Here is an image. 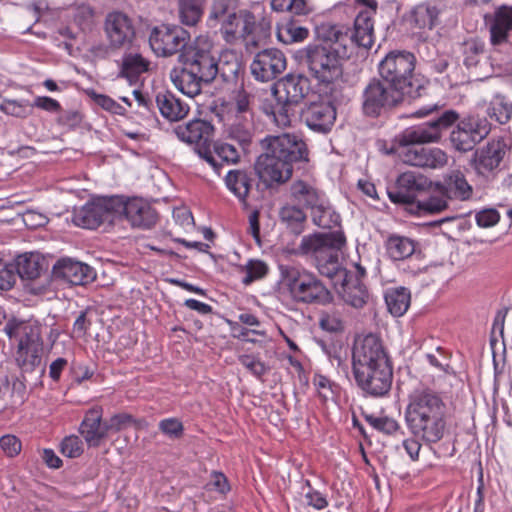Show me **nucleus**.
<instances>
[{"label":"nucleus","mask_w":512,"mask_h":512,"mask_svg":"<svg viewBox=\"0 0 512 512\" xmlns=\"http://www.w3.org/2000/svg\"><path fill=\"white\" fill-rule=\"evenodd\" d=\"M457 119L459 115L456 111L446 110L427 122L409 127L395 136L386 154L395 155L410 166L442 168L447 164V154L440 148L424 145L439 143L443 132L455 124Z\"/></svg>","instance_id":"obj_1"},{"label":"nucleus","mask_w":512,"mask_h":512,"mask_svg":"<svg viewBox=\"0 0 512 512\" xmlns=\"http://www.w3.org/2000/svg\"><path fill=\"white\" fill-rule=\"evenodd\" d=\"M315 33L318 43L308 44L302 59L317 85L332 91L343 78L349 38L344 28L329 22L318 25Z\"/></svg>","instance_id":"obj_2"},{"label":"nucleus","mask_w":512,"mask_h":512,"mask_svg":"<svg viewBox=\"0 0 512 512\" xmlns=\"http://www.w3.org/2000/svg\"><path fill=\"white\" fill-rule=\"evenodd\" d=\"M405 421L414 438L405 439L402 446L409 457L416 461L422 447L419 439L434 444L443 438L447 426V406L434 390L416 389L409 396Z\"/></svg>","instance_id":"obj_3"},{"label":"nucleus","mask_w":512,"mask_h":512,"mask_svg":"<svg viewBox=\"0 0 512 512\" xmlns=\"http://www.w3.org/2000/svg\"><path fill=\"white\" fill-rule=\"evenodd\" d=\"M182 68H174L170 79L175 87L189 97L201 93L204 84H210L218 75L224 81L234 78L239 70L237 62L220 66L216 56L208 48L191 46L178 56Z\"/></svg>","instance_id":"obj_4"},{"label":"nucleus","mask_w":512,"mask_h":512,"mask_svg":"<svg viewBox=\"0 0 512 512\" xmlns=\"http://www.w3.org/2000/svg\"><path fill=\"white\" fill-rule=\"evenodd\" d=\"M260 144L264 152L255 162V171L268 185L285 183L291 178L295 163L309 160L306 143L295 134L268 135Z\"/></svg>","instance_id":"obj_5"},{"label":"nucleus","mask_w":512,"mask_h":512,"mask_svg":"<svg viewBox=\"0 0 512 512\" xmlns=\"http://www.w3.org/2000/svg\"><path fill=\"white\" fill-rule=\"evenodd\" d=\"M416 58L407 51H392L379 64V74L382 79L398 88L409 98L422 96L425 87L415 78Z\"/></svg>","instance_id":"obj_6"},{"label":"nucleus","mask_w":512,"mask_h":512,"mask_svg":"<svg viewBox=\"0 0 512 512\" xmlns=\"http://www.w3.org/2000/svg\"><path fill=\"white\" fill-rule=\"evenodd\" d=\"M5 331L10 338L18 339L15 360L22 372H32L40 368L41 373H44L45 366H42L43 341L40 328L24 322H8Z\"/></svg>","instance_id":"obj_7"},{"label":"nucleus","mask_w":512,"mask_h":512,"mask_svg":"<svg viewBox=\"0 0 512 512\" xmlns=\"http://www.w3.org/2000/svg\"><path fill=\"white\" fill-rule=\"evenodd\" d=\"M285 285L292 299L302 304H327L332 295L313 273L293 266L281 268Z\"/></svg>","instance_id":"obj_8"},{"label":"nucleus","mask_w":512,"mask_h":512,"mask_svg":"<svg viewBox=\"0 0 512 512\" xmlns=\"http://www.w3.org/2000/svg\"><path fill=\"white\" fill-rule=\"evenodd\" d=\"M405 95L384 79L373 78L362 92V111L366 116L378 117L383 111L395 107Z\"/></svg>","instance_id":"obj_9"},{"label":"nucleus","mask_w":512,"mask_h":512,"mask_svg":"<svg viewBox=\"0 0 512 512\" xmlns=\"http://www.w3.org/2000/svg\"><path fill=\"white\" fill-rule=\"evenodd\" d=\"M390 363L386 348L377 335L370 333L355 339L352 347L353 375Z\"/></svg>","instance_id":"obj_10"},{"label":"nucleus","mask_w":512,"mask_h":512,"mask_svg":"<svg viewBox=\"0 0 512 512\" xmlns=\"http://www.w3.org/2000/svg\"><path fill=\"white\" fill-rule=\"evenodd\" d=\"M213 132L212 124L202 119H193L186 124L177 125L173 129V133L180 141L193 145L194 150L201 158L212 167H217V160L210 149Z\"/></svg>","instance_id":"obj_11"},{"label":"nucleus","mask_w":512,"mask_h":512,"mask_svg":"<svg viewBox=\"0 0 512 512\" xmlns=\"http://www.w3.org/2000/svg\"><path fill=\"white\" fill-rule=\"evenodd\" d=\"M452 129L449 141L458 152L465 153L474 149L489 134L491 127L484 117L467 116L456 121Z\"/></svg>","instance_id":"obj_12"},{"label":"nucleus","mask_w":512,"mask_h":512,"mask_svg":"<svg viewBox=\"0 0 512 512\" xmlns=\"http://www.w3.org/2000/svg\"><path fill=\"white\" fill-rule=\"evenodd\" d=\"M190 34L182 27L161 25L155 27L149 37V44L157 56L170 57L188 50Z\"/></svg>","instance_id":"obj_13"},{"label":"nucleus","mask_w":512,"mask_h":512,"mask_svg":"<svg viewBox=\"0 0 512 512\" xmlns=\"http://www.w3.org/2000/svg\"><path fill=\"white\" fill-rule=\"evenodd\" d=\"M104 33L109 48L113 50L128 49L136 37L133 20L120 11H113L106 15Z\"/></svg>","instance_id":"obj_14"},{"label":"nucleus","mask_w":512,"mask_h":512,"mask_svg":"<svg viewBox=\"0 0 512 512\" xmlns=\"http://www.w3.org/2000/svg\"><path fill=\"white\" fill-rule=\"evenodd\" d=\"M115 220L125 217L133 227L150 228L157 221V213L147 202L139 198L124 201L113 197Z\"/></svg>","instance_id":"obj_15"},{"label":"nucleus","mask_w":512,"mask_h":512,"mask_svg":"<svg viewBox=\"0 0 512 512\" xmlns=\"http://www.w3.org/2000/svg\"><path fill=\"white\" fill-rule=\"evenodd\" d=\"M114 221L113 197L96 199L76 209L73 214V223L86 229H96L102 223Z\"/></svg>","instance_id":"obj_16"},{"label":"nucleus","mask_w":512,"mask_h":512,"mask_svg":"<svg viewBox=\"0 0 512 512\" xmlns=\"http://www.w3.org/2000/svg\"><path fill=\"white\" fill-rule=\"evenodd\" d=\"M286 66L287 61L284 53L276 48H270L264 49L255 55L250 70L256 80L269 82L283 73Z\"/></svg>","instance_id":"obj_17"},{"label":"nucleus","mask_w":512,"mask_h":512,"mask_svg":"<svg viewBox=\"0 0 512 512\" xmlns=\"http://www.w3.org/2000/svg\"><path fill=\"white\" fill-rule=\"evenodd\" d=\"M428 187V180L421 174L412 171L400 174L394 188L388 190L389 199L395 204L414 207L419 192Z\"/></svg>","instance_id":"obj_18"},{"label":"nucleus","mask_w":512,"mask_h":512,"mask_svg":"<svg viewBox=\"0 0 512 512\" xmlns=\"http://www.w3.org/2000/svg\"><path fill=\"white\" fill-rule=\"evenodd\" d=\"M358 387L366 394L373 397L386 395L392 385L393 367L392 364L380 365L369 371L354 374Z\"/></svg>","instance_id":"obj_19"},{"label":"nucleus","mask_w":512,"mask_h":512,"mask_svg":"<svg viewBox=\"0 0 512 512\" xmlns=\"http://www.w3.org/2000/svg\"><path fill=\"white\" fill-rule=\"evenodd\" d=\"M509 149V144L503 138L490 140L474 154L476 172L483 176L491 175L500 166Z\"/></svg>","instance_id":"obj_20"},{"label":"nucleus","mask_w":512,"mask_h":512,"mask_svg":"<svg viewBox=\"0 0 512 512\" xmlns=\"http://www.w3.org/2000/svg\"><path fill=\"white\" fill-rule=\"evenodd\" d=\"M345 242V236L341 231L314 233L301 239L297 253L300 255H311L314 260H317L334 247H343Z\"/></svg>","instance_id":"obj_21"},{"label":"nucleus","mask_w":512,"mask_h":512,"mask_svg":"<svg viewBox=\"0 0 512 512\" xmlns=\"http://www.w3.org/2000/svg\"><path fill=\"white\" fill-rule=\"evenodd\" d=\"M310 89L309 79L302 74H287L274 83L272 93L275 98L286 103L299 105Z\"/></svg>","instance_id":"obj_22"},{"label":"nucleus","mask_w":512,"mask_h":512,"mask_svg":"<svg viewBox=\"0 0 512 512\" xmlns=\"http://www.w3.org/2000/svg\"><path fill=\"white\" fill-rule=\"evenodd\" d=\"M305 124L313 131L327 133L336 120V109L329 102H312L301 111Z\"/></svg>","instance_id":"obj_23"},{"label":"nucleus","mask_w":512,"mask_h":512,"mask_svg":"<svg viewBox=\"0 0 512 512\" xmlns=\"http://www.w3.org/2000/svg\"><path fill=\"white\" fill-rule=\"evenodd\" d=\"M219 24L221 34L227 43L246 38L256 28L255 16L247 10H240L233 18H227Z\"/></svg>","instance_id":"obj_24"},{"label":"nucleus","mask_w":512,"mask_h":512,"mask_svg":"<svg viewBox=\"0 0 512 512\" xmlns=\"http://www.w3.org/2000/svg\"><path fill=\"white\" fill-rule=\"evenodd\" d=\"M493 46L508 43L512 33V6L502 5L493 14L485 17Z\"/></svg>","instance_id":"obj_25"},{"label":"nucleus","mask_w":512,"mask_h":512,"mask_svg":"<svg viewBox=\"0 0 512 512\" xmlns=\"http://www.w3.org/2000/svg\"><path fill=\"white\" fill-rule=\"evenodd\" d=\"M53 272L56 277L72 285H85L95 278V272L90 266L71 259L59 260Z\"/></svg>","instance_id":"obj_26"},{"label":"nucleus","mask_w":512,"mask_h":512,"mask_svg":"<svg viewBox=\"0 0 512 512\" xmlns=\"http://www.w3.org/2000/svg\"><path fill=\"white\" fill-rule=\"evenodd\" d=\"M335 26H340L346 30V34L349 38V44L353 43L358 47H362L365 49H370L374 43V24L372 21L371 11H360L355 18L354 28L351 32L350 28L341 25L334 24Z\"/></svg>","instance_id":"obj_27"},{"label":"nucleus","mask_w":512,"mask_h":512,"mask_svg":"<svg viewBox=\"0 0 512 512\" xmlns=\"http://www.w3.org/2000/svg\"><path fill=\"white\" fill-rule=\"evenodd\" d=\"M79 432L90 447H98L108 436V428L105 422H102L101 408L90 409L82 423Z\"/></svg>","instance_id":"obj_28"},{"label":"nucleus","mask_w":512,"mask_h":512,"mask_svg":"<svg viewBox=\"0 0 512 512\" xmlns=\"http://www.w3.org/2000/svg\"><path fill=\"white\" fill-rule=\"evenodd\" d=\"M156 103L161 115L171 122L181 121L190 111L187 103L170 92L159 93Z\"/></svg>","instance_id":"obj_29"},{"label":"nucleus","mask_w":512,"mask_h":512,"mask_svg":"<svg viewBox=\"0 0 512 512\" xmlns=\"http://www.w3.org/2000/svg\"><path fill=\"white\" fill-rule=\"evenodd\" d=\"M441 192L449 199L467 200L473 190L464 175L460 171H454L444 179Z\"/></svg>","instance_id":"obj_30"},{"label":"nucleus","mask_w":512,"mask_h":512,"mask_svg":"<svg viewBox=\"0 0 512 512\" xmlns=\"http://www.w3.org/2000/svg\"><path fill=\"white\" fill-rule=\"evenodd\" d=\"M387 255L393 261H403L416 251V242L406 236L390 235L385 241Z\"/></svg>","instance_id":"obj_31"},{"label":"nucleus","mask_w":512,"mask_h":512,"mask_svg":"<svg viewBox=\"0 0 512 512\" xmlns=\"http://www.w3.org/2000/svg\"><path fill=\"white\" fill-rule=\"evenodd\" d=\"M227 188L238 197L241 202H245L246 198L254 183L251 173L244 170H231L225 177Z\"/></svg>","instance_id":"obj_32"},{"label":"nucleus","mask_w":512,"mask_h":512,"mask_svg":"<svg viewBox=\"0 0 512 512\" xmlns=\"http://www.w3.org/2000/svg\"><path fill=\"white\" fill-rule=\"evenodd\" d=\"M290 197L297 204L310 210L323 198L310 184L297 180L290 186Z\"/></svg>","instance_id":"obj_33"},{"label":"nucleus","mask_w":512,"mask_h":512,"mask_svg":"<svg viewBox=\"0 0 512 512\" xmlns=\"http://www.w3.org/2000/svg\"><path fill=\"white\" fill-rule=\"evenodd\" d=\"M309 30L301 25L299 21L289 18L280 23L277 27V38L284 44H293L306 40Z\"/></svg>","instance_id":"obj_34"},{"label":"nucleus","mask_w":512,"mask_h":512,"mask_svg":"<svg viewBox=\"0 0 512 512\" xmlns=\"http://www.w3.org/2000/svg\"><path fill=\"white\" fill-rule=\"evenodd\" d=\"M341 248L342 247H334L328 253L315 260L316 267L321 275L330 279L345 276V270L342 268L339 260V251Z\"/></svg>","instance_id":"obj_35"},{"label":"nucleus","mask_w":512,"mask_h":512,"mask_svg":"<svg viewBox=\"0 0 512 512\" xmlns=\"http://www.w3.org/2000/svg\"><path fill=\"white\" fill-rule=\"evenodd\" d=\"M149 66L150 62L141 54L134 52L125 53L122 57L120 75L132 81L137 79L142 73L147 72Z\"/></svg>","instance_id":"obj_36"},{"label":"nucleus","mask_w":512,"mask_h":512,"mask_svg":"<svg viewBox=\"0 0 512 512\" xmlns=\"http://www.w3.org/2000/svg\"><path fill=\"white\" fill-rule=\"evenodd\" d=\"M411 295L404 287L392 288L385 293V302L389 312L395 316H402L410 306Z\"/></svg>","instance_id":"obj_37"},{"label":"nucleus","mask_w":512,"mask_h":512,"mask_svg":"<svg viewBox=\"0 0 512 512\" xmlns=\"http://www.w3.org/2000/svg\"><path fill=\"white\" fill-rule=\"evenodd\" d=\"M279 218L292 233L299 235L304 230L307 216L300 207L288 204L280 209Z\"/></svg>","instance_id":"obj_38"},{"label":"nucleus","mask_w":512,"mask_h":512,"mask_svg":"<svg viewBox=\"0 0 512 512\" xmlns=\"http://www.w3.org/2000/svg\"><path fill=\"white\" fill-rule=\"evenodd\" d=\"M312 221L318 227L330 229L339 225L340 216L329 206V204L322 198L311 209Z\"/></svg>","instance_id":"obj_39"},{"label":"nucleus","mask_w":512,"mask_h":512,"mask_svg":"<svg viewBox=\"0 0 512 512\" xmlns=\"http://www.w3.org/2000/svg\"><path fill=\"white\" fill-rule=\"evenodd\" d=\"M238 8V0H214L208 17L210 27H216L227 18H233Z\"/></svg>","instance_id":"obj_40"},{"label":"nucleus","mask_w":512,"mask_h":512,"mask_svg":"<svg viewBox=\"0 0 512 512\" xmlns=\"http://www.w3.org/2000/svg\"><path fill=\"white\" fill-rule=\"evenodd\" d=\"M13 265L17 266V274L22 279H35L40 275L41 266L39 256L34 253L19 255Z\"/></svg>","instance_id":"obj_41"},{"label":"nucleus","mask_w":512,"mask_h":512,"mask_svg":"<svg viewBox=\"0 0 512 512\" xmlns=\"http://www.w3.org/2000/svg\"><path fill=\"white\" fill-rule=\"evenodd\" d=\"M438 11L428 4H419L410 13L409 21L419 29H432L437 20Z\"/></svg>","instance_id":"obj_42"},{"label":"nucleus","mask_w":512,"mask_h":512,"mask_svg":"<svg viewBox=\"0 0 512 512\" xmlns=\"http://www.w3.org/2000/svg\"><path fill=\"white\" fill-rule=\"evenodd\" d=\"M342 298L348 305L355 309H360L367 304L369 293L367 288L358 281L355 283H346L343 287Z\"/></svg>","instance_id":"obj_43"},{"label":"nucleus","mask_w":512,"mask_h":512,"mask_svg":"<svg viewBox=\"0 0 512 512\" xmlns=\"http://www.w3.org/2000/svg\"><path fill=\"white\" fill-rule=\"evenodd\" d=\"M276 103L272 107L271 116L273 118V122L279 128H287L292 124V119L296 115L295 107L296 104L286 103L284 100L279 98H275Z\"/></svg>","instance_id":"obj_44"},{"label":"nucleus","mask_w":512,"mask_h":512,"mask_svg":"<svg viewBox=\"0 0 512 512\" xmlns=\"http://www.w3.org/2000/svg\"><path fill=\"white\" fill-rule=\"evenodd\" d=\"M202 0H179V16L183 24L194 26L202 15Z\"/></svg>","instance_id":"obj_45"},{"label":"nucleus","mask_w":512,"mask_h":512,"mask_svg":"<svg viewBox=\"0 0 512 512\" xmlns=\"http://www.w3.org/2000/svg\"><path fill=\"white\" fill-rule=\"evenodd\" d=\"M228 135L236 140L244 149L247 148L253 137V125L248 120H236L228 128Z\"/></svg>","instance_id":"obj_46"},{"label":"nucleus","mask_w":512,"mask_h":512,"mask_svg":"<svg viewBox=\"0 0 512 512\" xmlns=\"http://www.w3.org/2000/svg\"><path fill=\"white\" fill-rule=\"evenodd\" d=\"M211 152L217 160V167H213V169L218 174H220L221 162L235 164L240 159L238 150L229 143H215Z\"/></svg>","instance_id":"obj_47"},{"label":"nucleus","mask_w":512,"mask_h":512,"mask_svg":"<svg viewBox=\"0 0 512 512\" xmlns=\"http://www.w3.org/2000/svg\"><path fill=\"white\" fill-rule=\"evenodd\" d=\"M271 7L274 11H287L295 16H306L312 11L306 0H272Z\"/></svg>","instance_id":"obj_48"},{"label":"nucleus","mask_w":512,"mask_h":512,"mask_svg":"<svg viewBox=\"0 0 512 512\" xmlns=\"http://www.w3.org/2000/svg\"><path fill=\"white\" fill-rule=\"evenodd\" d=\"M488 114L500 124H505L511 118L512 104L508 103L504 97L496 96L490 104Z\"/></svg>","instance_id":"obj_49"},{"label":"nucleus","mask_w":512,"mask_h":512,"mask_svg":"<svg viewBox=\"0 0 512 512\" xmlns=\"http://www.w3.org/2000/svg\"><path fill=\"white\" fill-rule=\"evenodd\" d=\"M464 64L466 67H474L479 62V57L484 52V45L476 39H470L463 45Z\"/></svg>","instance_id":"obj_50"},{"label":"nucleus","mask_w":512,"mask_h":512,"mask_svg":"<svg viewBox=\"0 0 512 512\" xmlns=\"http://www.w3.org/2000/svg\"><path fill=\"white\" fill-rule=\"evenodd\" d=\"M0 110L8 115L25 118L31 114V104L28 101L4 100Z\"/></svg>","instance_id":"obj_51"},{"label":"nucleus","mask_w":512,"mask_h":512,"mask_svg":"<svg viewBox=\"0 0 512 512\" xmlns=\"http://www.w3.org/2000/svg\"><path fill=\"white\" fill-rule=\"evenodd\" d=\"M159 430L169 439H180L184 434L183 423L178 418H166L159 422Z\"/></svg>","instance_id":"obj_52"},{"label":"nucleus","mask_w":512,"mask_h":512,"mask_svg":"<svg viewBox=\"0 0 512 512\" xmlns=\"http://www.w3.org/2000/svg\"><path fill=\"white\" fill-rule=\"evenodd\" d=\"M366 421L373 428L385 434H393L400 428L396 420L387 416L368 415L366 416Z\"/></svg>","instance_id":"obj_53"},{"label":"nucleus","mask_w":512,"mask_h":512,"mask_svg":"<svg viewBox=\"0 0 512 512\" xmlns=\"http://www.w3.org/2000/svg\"><path fill=\"white\" fill-rule=\"evenodd\" d=\"M17 266L12 262L0 260V289L9 290L13 287L18 276Z\"/></svg>","instance_id":"obj_54"},{"label":"nucleus","mask_w":512,"mask_h":512,"mask_svg":"<svg viewBox=\"0 0 512 512\" xmlns=\"http://www.w3.org/2000/svg\"><path fill=\"white\" fill-rule=\"evenodd\" d=\"M320 327L328 332H342L344 330V321L339 312H327L322 314L320 321Z\"/></svg>","instance_id":"obj_55"},{"label":"nucleus","mask_w":512,"mask_h":512,"mask_svg":"<svg viewBox=\"0 0 512 512\" xmlns=\"http://www.w3.org/2000/svg\"><path fill=\"white\" fill-rule=\"evenodd\" d=\"M268 271L267 265L259 260L250 261L246 266L245 276L242 282L245 285L251 284L253 281L260 279L266 275Z\"/></svg>","instance_id":"obj_56"},{"label":"nucleus","mask_w":512,"mask_h":512,"mask_svg":"<svg viewBox=\"0 0 512 512\" xmlns=\"http://www.w3.org/2000/svg\"><path fill=\"white\" fill-rule=\"evenodd\" d=\"M448 206L447 200L443 197L432 196L425 201L416 203L417 212L439 213L445 210Z\"/></svg>","instance_id":"obj_57"},{"label":"nucleus","mask_w":512,"mask_h":512,"mask_svg":"<svg viewBox=\"0 0 512 512\" xmlns=\"http://www.w3.org/2000/svg\"><path fill=\"white\" fill-rule=\"evenodd\" d=\"M61 452L69 458L79 457L83 453V443L78 436L65 437L61 443Z\"/></svg>","instance_id":"obj_58"},{"label":"nucleus","mask_w":512,"mask_h":512,"mask_svg":"<svg viewBox=\"0 0 512 512\" xmlns=\"http://www.w3.org/2000/svg\"><path fill=\"white\" fill-rule=\"evenodd\" d=\"M0 447L6 456L15 457L21 452L22 444L15 435L7 434L0 438Z\"/></svg>","instance_id":"obj_59"},{"label":"nucleus","mask_w":512,"mask_h":512,"mask_svg":"<svg viewBox=\"0 0 512 512\" xmlns=\"http://www.w3.org/2000/svg\"><path fill=\"white\" fill-rule=\"evenodd\" d=\"M239 361L256 377H261L267 372L265 364L253 355H242L239 357Z\"/></svg>","instance_id":"obj_60"},{"label":"nucleus","mask_w":512,"mask_h":512,"mask_svg":"<svg viewBox=\"0 0 512 512\" xmlns=\"http://www.w3.org/2000/svg\"><path fill=\"white\" fill-rule=\"evenodd\" d=\"M94 18V10L89 5H80L76 8L74 13L75 22L82 28L91 26Z\"/></svg>","instance_id":"obj_61"},{"label":"nucleus","mask_w":512,"mask_h":512,"mask_svg":"<svg viewBox=\"0 0 512 512\" xmlns=\"http://www.w3.org/2000/svg\"><path fill=\"white\" fill-rule=\"evenodd\" d=\"M305 487L308 489L305 493V499L308 505L313 506L316 509H323L328 505V502L323 495L316 491L311 489L309 481L305 482V486L302 488L303 491L305 490Z\"/></svg>","instance_id":"obj_62"},{"label":"nucleus","mask_w":512,"mask_h":512,"mask_svg":"<svg viewBox=\"0 0 512 512\" xmlns=\"http://www.w3.org/2000/svg\"><path fill=\"white\" fill-rule=\"evenodd\" d=\"M94 102L102 107L103 109L115 113V114H122L123 107L119 105L116 101H114L112 98H110L107 95L103 94H97L93 92L91 94Z\"/></svg>","instance_id":"obj_63"},{"label":"nucleus","mask_w":512,"mask_h":512,"mask_svg":"<svg viewBox=\"0 0 512 512\" xmlns=\"http://www.w3.org/2000/svg\"><path fill=\"white\" fill-rule=\"evenodd\" d=\"M33 107L42 109V110L50 112V113L61 112L60 103L57 100L47 97V96H37L34 99V102L31 104V109Z\"/></svg>","instance_id":"obj_64"}]
</instances>
